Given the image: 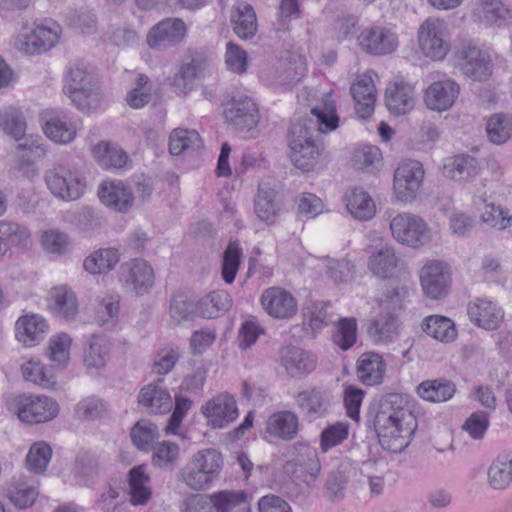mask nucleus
I'll use <instances>...</instances> for the list:
<instances>
[{"instance_id":"nucleus-62","label":"nucleus","mask_w":512,"mask_h":512,"mask_svg":"<svg viewBox=\"0 0 512 512\" xmlns=\"http://www.w3.org/2000/svg\"><path fill=\"white\" fill-rule=\"evenodd\" d=\"M197 313V304L188 299L184 294H176L172 297L169 308V315L173 325H180L190 321Z\"/></svg>"},{"instance_id":"nucleus-12","label":"nucleus","mask_w":512,"mask_h":512,"mask_svg":"<svg viewBox=\"0 0 512 512\" xmlns=\"http://www.w3.org/2000/svg\"><path fill=\"white\" fill-rule=\"evenodd\" d=\"M462 73L473 80L484 81L492 74L490 55L472 44H463L455 53Z\"/></svg>"},{"instance_id":"nucleus-45","label":"nucleus","mask_w":512,"mask_h":512,"mask_svg":"<svg viewBox=\"0 0 512 512\" xmlns=\"http://www.w3.org/2000/svg\"><path fill=\"white\" fill-rule=\"evenodd\" d=\"M421 327L428 336L441 342H451L457 336L453 321L445 316H427L422 321Z\"/></svg>"},{"instance_id":"nucleus-42","label":"nucleus","mask_w":512,"mask_h":512,"mask_svg":"<svg viewBox=\"0 0 512 512\" xmlns=\"http://www.w3.org/2000/svg\"><path fill=\"white\" fill-rule=\"evenodd\" d=\"M119 259L120 255L117 249L101 248L85 258L83 267L90 274H104L111 271Z\"/></svg>"},{"instance_id":"nucleus-1","label":"nucleus","mask_w":512,"mask_h":512,"mask_svg":"<svg viewBox=\"0 0 512 512\" xmlns=\"http://www.w3.org/2000/svg\"><path fill=\"white\" fill-rule=\"evenodd\" d=\"M313 118H304L293 123L287 137L292 163L304 172L311 171L318 163L322 147L315 137L320 132H329L338 127L339 118L330 94L323 98L321 106L311 109Z\"/></svg>"},{"instance_id":"nucleus-7","label":"nucleus","mask_w":512,"mask_h":512,"mask_svg":"<svg viewBox=\"0 0 512 512\" xmlns=\"http://www.w3.org/2000/svg\"><path fill=\"white\" fill-rule=\"evenodd\" d=\"M393 238L413 248L425 245L431 238L427 223L418 215L399 213L390 221Z\"/></svg>"},{"instance_id":"nucleus-55","label":"nucleus","mask_w":512,"mask_h":512,"mask_svg":"<svg viewBox=\"0 0 512 512\" xmlns=\"http://www.w3.org/2000/svg\"><path fill=\"white\" fill-rule=\"evenodd\" d=\"M71 337L66 333H59L49 340V359L58 369L67 367L70 361Z\"/></svg>"},{"instance_id":"nucleus-2","label":"nucleus","mask_w":512,"mask_h":512,"mask_svg":"<svg viewBox=\"0 0 512 512\" xmlns=\"http://www.w3.org/2000/svg\"><path fill=\"white\" fill-rule=\"evenodd\" d=\"M223 467V457L216 449H202L181 470V480L191 489L200 491L210 488Z\"/></svg>"},{"instance_id":"nucleus-29","label":"nucleus","mask_w":512,"mask_h":512,"mask_svg":"<svg viewBox=\"0 0 512 512\" xmlns=\"http://www.w3.org/2000/svg\"><path fill=\"white\" fill-rule=\"evenodd\" d=\"M49 308L52 313L66 321L75 320L78 314V301L74 291L67 286H58L49 293Z\"/></svg>"},{"instance_id":"nucleus-37","label":"nucleus","mask_w":512,"mask_h":512,"mask_svg":"<svg viewBox=\"0 0 512 512\" xmlns=\"http://www.w3.org/2000/svg\"><path fill=\"white\" fill-rule=\"evenodd\" d=\"M30 244L31 234L26 226L11 221H0V259L10 246L28 247Z\"/></svg>"},{"instance_id":"nucleus-23","label":"nucleus","mask_w":512,"mask_h":512,"mask_svg":"<svg viewBox=\"0 0 512 512\" xmlns=\"http://www.w3.org/2000/svg\"><path fill=\"white\" fill-rule=\"evenodd\" d=\"M460 92V86L448 78L433 82L425 91V103L434 111H446L454 104Z\"/></svg>"},{"instance_id":"nucleus-58","label":"nucleus","mask_w":512,"mask_h":512,"mask_svg":"<svg viewBox=\"0 0 512 512\" xmlns=\"http://www.w3.org/2000/svg\"><path fill=\"white\" fill-rule=\"evenodd\" d=\"M261 78L266 84L272 86L288 85L299 80L293 65L284 60L278 61L274 67L262 71Z\"/></svg>"},{"instance_id":"nucleus-25","label":"nucleus","mask_w":512,"mask_h":512,"mask_svg":"<svg viewBox=\"0 0 512 512\" xmlns=\"http://www.w3.org/2000/svg\"><path fill=\"white\" fill-rule=\"evenodd\" d=\"M414 87L405 81L390 83L385 92V103L390 113L395 116L410 112L415 106Z\"/></svg>"},{"instance_id":"nucleus-59","label":"nucleus","mask_w":512,"mask_h":512,"mask_svg":"<svg viewBox=\"0 0 512 512\" xmlns=\"http://www.w3.org/2000/svg\"><path fill=\"white\" fill-rule=\"evenodd\" d=\"M37 495L36 488L22 479H14L7 489V497L16 507L21 509L31 506Z\"/></svg>"},{"instance_id":"nucleus-6","label":"nucleus","mask_w":512,"mask_h":512,"mask_svg":"<svg viewBox=\"0 0 512 512\" xmlns=\"http://www.w3.org/2000/svg\"><path fill=\"white\" fill-rule=\"evenodd\" d=\"M357 44L363 53L381 57L394 53L398 49L399 39L392 28L372 24L361 29Z\"/></svg>"},{"instance_id":"nucleus-28","label":"nucleus","mask_w":512,"mask_h":512,"mask_svg":"<svg viewBox=\"0 0 512 512\" xmlns=\"http://www.w3.org/2000/svg\"><path fill=\"white\" fill-rule=\"evenodd\" d=\"M295 402L300 412L309 421L324 417L329 410V401L324 391L316 387L300 391L295 396Z\"/></svg>"},{"instance_id":"nucleus-17","label":"nucleus","mask_w":512,"mask_h":512,"mask_svg":"<svg viewBox=\"0 0 512 512\" xmlns=\"http://www.w3.org/2000/svg\"><path fill=\"white\" fill-rule=\"evenodd\" d=\"M223 114L227 122L240 130H251L259 122L258 106L247 95L232 97L225 105Z\"/></svg>"},{"instance_id":"nucleus-9","label":"nucleus","mask_w":512,"mask_h":512,"mask_svg":"<svg viewBox=\"0 0 512 512\" xmlns=\"http://www.w3.org/2000/svg\"><path fill=\"white\" fill-rule=\"evenodd\" d=\"M118 280L127 292L143 295L153 287L155 276L153 268L148 262L142 259H132L120 265Z\"/></svg>"},{"instance_id":"nucleus-40","label":"nucleus","mask_w":512,"mask_h":512,"mask_svg":"<svg viewBox=\"0 0 512 512\" xmlns=\"http://www.w3.org/2000/svg\"><path fill=\"white\" fill-rule=\"evenodd\" d=\"M110 341L102 335H93L84 350V365L88 369H102L110 359Z\"/></svg>"},{"instance_id":"nucleus-19","label":"nucleus","mask_w":512,"mask_h":512,"mask_svg":"<svg viewBox=\"0 0 512 512\" xmlns=\"http://www.w3.org/2000/svg\"><path fill=\"white\" fill-rule=\"evenodd\" d=\"M186 25L179 18H167L154 25L147 35V44L152 49H163L183 40Z\"/></svg>"},{"instance_id":"nucleus-52","label":"nucleus","mask_w":512,"mask_h":512,"mask_svg":"<svg viewBox=\"0 0 512 512\" xmlns=\"http://www.w3.org/2000/svg\"><path fill=\"white\" fill-rule=\"evenodd\" d=\"M0 127L5 134L20 141L25 136L27 123L19 109L8 107L0 111Z\"/></svg>"},{"instance_id":"nucleus-49","label":"nucleus","mask_w":512,"mask_h":512,"mask_svg":"<svg viewBox=\"0 0 512 512\" xmlns=\"http://www.w3.org/2000/svg\"><path fill=\"white\" fill-rule=\"evenodd\" d=\"M486 132L492 143H506L512 136V116L504 113L491 115L486 122Z\"/></svg>"},{"instance_id":"nucleus-48","label":"nucleus","mask_w":512,"mask_h":512,"mask_svg":"<svg viewBox=\"0 0 512 512\" xmlns=\"http://www.w3.org/2000/svg\"><path fill=\"white\" fill-rule=\"evenodd\" d=\"M231 306V297L225 290H216L197 303V313L204 318H215Z\"/></svg>"},{"instance_id":"nucleus-31","label":"nucleus","mask_w":512,"mask_h":512,"mask_svg":"<svg viewBox=\"0 0 512 512\" xmlns=\"http://www.w3.org/2000/svg\"><path fill=\"white\" fill-rule=\"evenodd\" d=\"M367 332L374 344L388 345L398 338L400 322L392 314H380L369 323Z\"/></svg>"},{"instance_id":"nucleus-26","label":"nucleus","mask_w":512,"mask_h":512,"mask_svg":"<svg viewBox=\"0 0 512 512\" xmlns=\"http://www.w3.org/2000/svg\"><path fill=\"white\" fill-rule=\"evenodd\" d=\"M417 428V423L403 425V423L388 424L386 432L375 427L379 443L383 449L392 453L402 452L410 443L411 437Z\"/></svg>"},{"instance_id":"nucleus-43","label":"nucleus","mask_w":512,"mask_h":512,"mask_svg":"<svg viewBox=\"0 0 512 512\" xmlns=\"http://www.w3.org/2000/svg\"><path fill=\"white\" fill-rule=\"evenodd\" d=\"M354 467L349 459L343 460L338 468L331 471L325 482L326 496L330 500L341 499Z\"/></svg>"},{"instance_id":"nucleus-51","label":"nucleus","mask_w":512,"mask_h":512,"mask_svg":"<svg viewBox=\"0 0 512 512\" xmlns=\"http://www.w3.org/2000/svg\"><path fill=\"white\" fill-rule=\"evenodd\" d=\"M72 473L82 484L86 486L93 484L99 474L97 457L86 452L79 454L74 462Z\"/></svg>"},{"instance_id":"nucleus-20","label":"nucleus","mask_w":512,"mask_h":512,"mask_svg":"<svg viewBox=\"0 0 512 512\" xmlns=\"http://www.w3.org/2000/svg\"><path fill=\"white\" fill-rule=\"evenodd\" d=\"M281 366L293 378H303L316 367V357L300 347L288 345L279 352Z\"/></svg>"},{"instance_id":"nucleus-24","label":"nucleus","mask_w":512,"mask_h":512,"mask_svg":"<svg viewBox=\"0 0 512 512\" xmlns=\"http://www.w3.org/2000/svg\"><path fill=\"white\" fill-rule=\"evenodd\" d=\"M98 195L104 205L117 212L128 211L134 203L131 188L120 180L103 182Z\"/></svg>"},{"instance_id":"nucleus-14","label":"nucleus","mask_w":512,"mask_h":512,"mask_svg":"<svg viewBox=\"0 0 512 512\" xmlns=\"http://www.w3.org/2000/svg\"><path fill=\"white\" fill-rule=\"evenodd\" d=\"M451 273L448 265L440 260L427 261L420 270V284L424 294L431 299H441L448 293Z\"/></svg>"},{"instance_id":"nucleus-8","label":"nucleus","mask_w":512,"mask_h":512,"mask_svg":"<svg viewBox=\"0 0 512 512\" xmlns=\"http://www.w3.org/2000/svg\"><path fill=\"white\" fill-rule=\"evenodd\" d=\"M64 90L82 111L90 109L98 100L97 89L92 85L91 75L78 64L69 67Z\"/></svg>"},{"instance_id":"nucleus-57","label":"nucleus","mask_w":512,"mask_h":512,"mask_svg":"<svg viewBox=\"0 0 512 512\" xmlns=\"http://www.w3.org/2000/svg\"><path fill=\"white\" fill-rule=\"evenodd\" d=\"M158 437L157 426L146 419L139 420L131 430L133 444L142 451L151 450Z\"/></svg>"},{"instance_id":"nucleus-18","label":"nucleus","mask_w":512,"mask_h":512,"mask_svg":"<svg viewBox=\"0 0 512 512\" xmlns=\"http://www.w3.org/2000/svg\"><path fill=\"white\" fill-rule=\"evenodd\" d=\"M201 410L208 424L213 428H224L238 416L236 401L227 393L214 396L202 406Z\"/></svg>"},{"instance_id":"nucleus-46","label":"nucleus","mask_w":512,"mask_h":512,"mask_svg":"<svg viewBox=\"0 0 512 512\" xmlns=\"http://www.w3.org/2000/svg\"><path fill=\"white\" fill-rule=\"evenodd\" d=\"M202 147L203 141L196 130L177 128L170 135L169 151L172 155L198 151Z\"/></svg>"},{"instance_id":"nucleus-27","label":"nucleus","mask_w":512,"mask_h":512,"mask_svg":"<svg viewBox=\"0 0 512 512\" xmlns=\"http://www.w3.org/2000/svg\"><path fill=\"white\" fill-rule=\"evenodd\" d=\"M162 384L163 381L159 380L147 384L140 390L138 402L150 413L165 414L173 407L172 397Z\"/></svg>"},{"instance_id":"nucleus-22","label":"nucleus","mask_w":512,"mask_h":512,"mask_svg":"<svg viewBox=\"0 0 512 512\" xmlns=\"http://www.w3.org/2000/svg\"><path fill=\"white\" fill-rule=\"evenodd\" d=\"M48 329L46 319L35 313L25 314L15 323L16 339L26 347H33L42 342Z\"/></svg>"},{"instance_id":"nucleus-35","label":"nucleus","mask_w":512,"mask_h":512,"mask_svg":"<svg viewBox=\"0 0 512 512\" xmlns=\"http://www.w3.org/2000/svg\"><path fill=\"white\" fill-rule=\"evenodd\" d=\"M385 372L386 364L382 355L376 352H365L357 361L358 378L367 386L382 383Z\"/></svg>"},{"instance_id":"nucleus-56","label":"nucleus","mask_w":512,"mask_h":512,"mask_svg":"<svg viewBox=\"0 0 512 512\" xmlns=\"http://www.w3.org/2000/svg\"><path fill=\"white\" fill-rule=\"evenodd\" d=\"M21 371L26 381L42 388L50 389L56 384L55 375L38 361L29 360L25 362L21 367Z\"/></svg>"},{"instance_id":"nucleus-30","label":"nucleus","mask_w":512,"mask_h":512,"mask_svg":"<svg viewBox=\"0 0 512 512\" xmlns=\"http://www.w3.org/2000/svg\"><path fill=\"white\" fill-rule=\"evenodd\" d=\"M254 207L258 218L268 225L276 224L283 210L282 203L277 199L276 190L266 183L259 184Z\"/></svg>"},{"instance_id":"nucleus-60","label":"nucleus","mask_w":512,"mask_h":512,"mask_svg":"<svg viewBox=\"0 0 512 512\" xmlns=\"http://www.w3.org/2000/svg\"><path fill=\"white\" fill-rule=\"evenodd\" d=\"M152 100V84L148 76L139 74L133 88L127 93L126 102L133 109H141Z\"/></svg>"},{"instance_id":"nucleus-61","label":"nucleus","mask_w":512,"mask_h":512,"mask_svg":"<svg viewBox=\"0 0 512 512\" xmlns=\"http://www.w3.org/2000/svg\"><path fill=\"white\" fill-rule=\"evenodd\" d=\"M242 249L238 242H229L223 254L221 267L222 278L227 284H232L240 267Z\"/></svg>"},{"instance_id":"nucleus-41","label":"nucleus","mask_w":512,"mask_h":512,"mask_svg":"<svg viewBox=\"0 0 512 512\" xmlns=\"http://www.w3.org/2000/svg\"><path fill=\"white\" fill-rule=\"evenodd\" d=\"M150 477L143 466L133 467L128 474L130 503L134 506L145 505L150 500L152 492L149 486Z\"/></svg>"},{"instance_id":"nucleus-33","label":"nucleus","mask_w":512,"mask_h":512,"mask_svg":"<svg viewBox=\"0 0 512 512\" xmlns=\"http://www.w3.org/2000/svg\"><path fill=\"white\" fill-rule=\"evenodd\" d=\"M367 265L373 275L382 279L392 278L402 270L399 258L390 247H382L372 252Z\"/></svg>"},{"instance_id":"nucleus-34","label":"nucleus","mask_w":512,"mask_h":512,"mask_svg":"<svg viewBox=\"0 0 512 512\" xmlns=\"http://www.w3.org/2000/svg\"><path fill=\"white\" fill-rule=\"evenodd\" d=\"M468 314L472 322L486 330L498 328L503 319L502 310L492 301L477 299L468 306Z\"/></svg>"},{"instance_id":"nucleus-63","label":"nucleus","mask_w":512,"mask_h":512,"mask_svg":"<svg viewBox=\"0 0 512 512\" xmlns=\"http://www.w3.org/2000/svg\"><path fill=\"white\" fill-rule=\"evenodd\" d=\"M488 483L493 489H505L512 483V467L509 459H495L487 472Z\"/></svg>"},{"instance_id":"nucleus-10","label":"nucleus","mask_w":512,"mask_h":512,"mask_svg":"<svg viewBox=\"0 0 512 512\" xmlns=\"http://www.w3.org/2000/svg\"><path fill=\"white\" fill-rule=\"evenodd\" d=\"M446 25L437 18H428L418 30V43L422 53L432 60H442L450 45L445 39Z\"/></svg>"},{"instance_id":"nucleus-21","label":"nucleus","mask_w":512,"mask_h":512,"mask_svg":"<svg viewBox=\"0 0 512 512\" xmlns=\"http://www.w3.org/2000/svg\"><path fill=\"white\" fill-rule=\"evenodd\" d=\"M261 303L270 316L278 319L290 318L297 311L293 295L280 287L266 289L261 296Z\"/></svg>"},{"instance_id":"nucleus-4","label":"nucleus","mask_w":512,"mask_h":512,"mask_svg":"<svg viewBox=\"0 0 512 512\" xmlns=\"http://www.w3.org/2000/svg\"><path fill=\"white\" fill-rule=\"evenodd\" d=\"M44 179L52 195L64 201L78 200L86 189L80 173L63 164H56L46 171Z\"/></svg>"},{"instance_id":"nucleus-50","label":"nucleus","mask_w":512,"mask_h":512,"mask_svg":"<svg viewBox=\"0 0 512 512\" xmlns=\"http://www.w3.org/2000/svg\"><path fill=\"white\" fill-rule=\"evenodd\" d=\"M93 155L99 164L107 169H121L128 161V155L124 150L106 142L95 145Z\"/></svg>"},{"instance_id":"nucleus-54","label":"nucleus","mask_w":512,"mask_h":512,"mask_svg":"<svg viewBox=\"0 0 512 512\" xmlns=\"http://www.w3.org/2000/svg\"><path fill=\"white\" fill-rule=\"evenodd\" d=\"M357 341V321L353 317L340 318L335 323L332 342L343 351L354 346Z\"/></svg>"},{"instance_id":"nucleus-53","label":"nucleus","mask_w":512,"mask_h":512,"mask_svg":"<svg viewBox=\"0 0 512 512\" xmlns=\"http://www.w3.org/2000/svg\"><path fill=\"white\" fill-rule=\"evenodd\" d=\"M294 449L297 456L294 459L295 465L307 473L312 480H315L321 471V463L318 452L315 448L305 443H296Z\"/></svg>"},{"instance_id":"nucleus-16","label":"nucleus","mask_w":512,"mask_h":512,"mask_svg":"<svg viewBox=\"0 0 512 512\" xmlns=\"http://www.w3.org/2000/svg\"><path fill=\"white\" fill-rule=\"evenodd\" d=\"M58 39V25H37L29 33L18 35L14 41V47L27 55L41 54L54 47Z\"/></svg>"},{"instance_id":"nucleus-36","label":"nucleus","mask_w":512,"mask_h":512,"mask_svg":"<svg viewBox=\"0 0 512 512\" xmlns=\"http://www.w3.org/2000/svg\"><path fill=\"white\" fill-rule=\"evenodd\" d=\"M298 430V417L291 411L274 413L267 420L266 432L285 441L294 439Z\"/></svg>"},{"instance_id":"nucleus-64","label":"nucleus","mask_w":512,"mask_h":512,"mask_svg":"<svg viewBox=\"0 0 512 512\" xmlns=\"http://www.w3.org/2000/svg\"><path fill=\"white\" fill-rule=\"evenodd\" d=\"M256 30V15L252 6L248 4L240 6L234 20V32L242 39H250L255 35Z\"/></svg>"},{"instance_id":"nucleus-38","label":"nucleus","mask_w":512,"mask_h":512,"mask_svg":"<svg viewBox=\"0 0 512 512\" xmlns=\"http://www.w3.org/2000/svg\"><path fill=\"white\" fill-rule=\"evenodd\" d=\"M456 393V385L446 378L425 380L417 387V394L425 401L441 403L450 400Z\"/></svg>"},{"instance_id":"nucleus-32","label":"nucleus","mask_w":512,"mask_h":512,"mask_svg":"<svg viewBox=\"0 0 512 512\" xmlns=\"http://www.w3.org/2000/svg\"><path fill=\"white\" fill-rule=\"evenodd\" d=\"M351 94L356 103L355 110L360 118H368L374 112L376 90L370 76L362 75L351 86Z\"/></svg>"},{"instance_id":"nucleus-15","label":"nucleus","mask_w":512,"mask_h":512,"mask_svg":"<svg viewBox=\"0 0 512 512\" xmlns=\"http://www.w3.org/2000/svg\"><path fill=\"white\" fill-rule=\"evenodd\" d=\"M39 122L46 137L56 144H69L76 137L75 124L61 110L45 109L41 111Z\"/></svg>"},{"instance_id":"nucleus-11","label":"nucleus","mask_w":512,"mask_h":512,"mask_svg":"<svg viewBox=\"0 0 512 512\" xmlns=\"http://www.w3.org/2000/svg\"><path fill=\"white\" fill-rule=\"evenodd\" d=\"M422 164L409 160L400 164L394 173V193L401 202H411L418 195L424 179Z\"/></svg>"},{"instance_id":"nucleus-5","label":"nucleus","mask_w":512,"mask_h":512,"mask_svg":"<svg viewBox=\"0 0 512 512\" xmlns=\"http://www.w3.org/2000/svg\"><path fill=\"white\" fill-rule=\"evenodd\" d=\"M243 491L222 490L212 494H193L184 502L185 512H231L245 503Z\"/></svg>"},{"instance_id":"nucleus-39","label":"nucleus","mask_w":512,"mask_h":512,"mask_svg":"<svg viewBox=\"0 0 512 512\" xmlns=\"http://www.w3.org/2000/svg\"><path fill=\"white\" fill-rule=\"evenodd\" d=\"M478 173L477 160L466 154L448 158L444 164V174L459 182H467Z\"/></svg>"},{"instance_id":"nucleus-3","label":"nucleus","mask_w":512,"mask_h":512,"mask_svg":"<svg viewBox=\"0 0 512 512\" xmlns=\"http://www.w3.org/2000/svg\"><path fill=\"white\" fill-rule=\"evenodd\" d=\"M21 422L39 424L53 420L59 413L58 403L45 395H21L9 404Z\"/></svg>"},{"instance_id":"nucleus-44","label":"nucleus","mask_w":512,"mask_h":512,"mask_svg":"<svg viewBox=\"0 0 512 512\" xmlns=\"http://www.w3.org/2000/svg\"><path fill=\"white\" fill-rule=\"evenodd\" d=\"M345 200L347 210L355 219L369 220L375 215V203L366 191L355 188L346 195Z\"/></svg>"},{"instance_id":"nucleus-47","label":"nucleus","mask_w":512,"mask_h":512,"mask_svg":"<svg viewBox=\"0 0 512 512\" xmlns=\"http://www.w3.org/2000/svg\"><path fill=\"white\" fill-rule=\"evenodd\" d=\"M207 67L206 60L194 57L189 62L183 63L173 78V85L187 92L192 89L195 79L200 77Z\"/></svg>"},{"instance_id":"nucleus-13","label":"nucleus","mask_w":512,"mask_h":512,"mask_svg":"<svg viewBox=\"0 0 512 512\" xmlns=\"http://www.w3.org/2000/svg\"><path fill=\"white\" fill-rule=\"evenodd\" d=\"M396 422L403 423V425L417 423L414 414L407 406L405 398L401 394L390 393L380 400L374 426L380 427L382 431L386 432L388 424Z\"/></svg>"}]
</instances>
